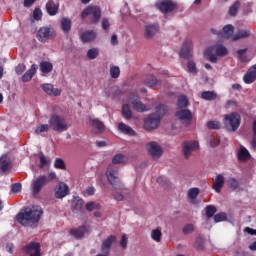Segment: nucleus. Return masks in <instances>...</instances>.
I'll return each mask as SVG.
<instances>
[{
    "label": "nucleus",
    "mask_w": 256,
    "mask_h": 256,
    "mask_svg": "<svg viewBox=\"0 0 256 256\" xmlns=\"http://www.w3.org/2000/svg\"><path fill=\"white\" fill-rule=\"evenodd\" d=\"M247 53V49H240L237 51V54L239 55V59L240 61H242V63H245V61H247V56H245Z\"/></svg>",
    "instance_id": "052dcab7"
},
{
    "label": "nucleus",
    "mask_w": 256,
    "mask_h": 256,
    "mask_svg": "<svg viewBox=\"0 0 256 256\" xmlns=\"http://www.w3.org/2000/svg\"><path fill=\"white\" fill-rule=\"evenodd\" d=\"M175 117L180 119V121H184L188 123V125L193 121V113L190 112L189 109L179 110L175 113Z\"/></svg>",
    "instance_id": "aec40b11"
},
{
    "label": "nucleus",
    "mask_w": 256,
    "mask_h": 256,
    "mask_svg": "<svg viewBox=\"0 0 256 256\" xmlns=\"http://www.w3.org/2000/svg\"><path fill=\"white\" fill-rule=\"evenodd\" d=\"M67 195H69V186L64 182H60L56 187L54 197L56 199H64Z\"/></svg>",
    "instance_id": "f3484780"
},
{
    "label": "nucleus",
    "mask_w": 256,
    "mask_h": 256,
    "mask_svg": "<svg viewBox=\"0 0 256 256\" xmlns=\"http://www.w3.org/2000/svg\"><path fill=\"white\" fill-rule=\"evenodd\" d=\"M82 19L90 17L91 23L97 25L101 21V8L99 6H88L81 13Z\"/></svg>",
    "instance_id": "0eeeda50"
},
{
    "label": "nucleus",
    "mask_w": 256,
    "mask_h": 256,
    "mask_svg": "<svg viewBox=\"0 0 256 256\" xmlns=\"http://www.w3.org/2000/svg\"><path fill=\"white\" fill-rule=\"evenodd\" d=\"M41 89L47 93V95H52L53 97H59L61 95V90L54 88L51 84H42Z\"/></svg>",
    "instance_id": "393cba45"
},
{
    "label": "nucleus",
    "mask_w": 256,
    "mask_h": 256,
    "mask_svg": "<svg viewBox=\"0 0 256 256\" xmlns=\"http://www.w3.org/2000/svg\"><path fill=\"white\" fill-rule=\"evenodd\" d=\"M118 131L124 135H129V137H135V130L123 122L118 124Z\"/></svg>",
    "instance_id": "c756f323"
},
{
    "label": "nucleus",
    "mask_w": 256,
    "mask_h": 256,
    "mask_svg": "<svg viewBox=\"0 0 256 256\" xmlns=\"http://www.w3.org/2000/svg\"><path fill=\"white\" fill-rule=\"evenodd\" d=\"M71 211L78 219H83L87 217L85 212V201L81 198H75L71 203Z\"/></svg>",
    "instance_id": "1a4fd4ad"
},
{
    "label": "nucleus",
    "mask_w": 256,
    "mask_h": 256,
    "mask_svg": "<svg viewBox=\"0 0 256 256\" xmlns=\"http://www.w3.org/2000/svg\"><path fill=\"white\" fill-rule=\"evenodd\" d=\"M159 33V24H149L145 26V39H153Z\"/></svg>",
    "instance_id": "412c9836"
},
{
    "label": "nucleus",
    "mask_w": 256,
    "mask_h": 256,
    "mask_svg": "<svg viewBox=\"0 0 256 256\" xmlns=\"http://www.w3.org/2000/svg\"><path fill=\"white\" fill-rule=\"evenodd\" d=\"M25 69H27V66H25V64H19V65L16 67V73H17V75H22L23 72L25 71Z\"/></svg>",
    "instance_id": "0e129e2a"
},
{
    "label": "nucleus",
    "mask_w": 256,
    "mask_h": 256,
    "mask_svg": "<svg viewBox=\"0 0 256 256\" xmlns=\"http://www.w3.org/2000/svg\"><path fill=\"white\" fill-rule=\"evenodd\" d=\"M96 38H97V34H95V32L93 30L84 31L80 35V39H81L82 43H91Z\"/></svg>",
    "instance_id": "bb28decb"
},
{
    "label": "nucleus",
    "mask_w": 256,
    "mask_h": 256,
    "mask_svg": "<svg viewBox=\"0 0 256 256\" xmlns=\"http://www.w3.org/2000/svg\"><path fill=\"white\" fill-rule=\"evenodd\" d=\"M54 167H55V169H60L62 171H65V169H67V166L65 165V161L61 158L55 159Z\"/></svg>",
    "instance_id": "49530a36"
},
{
    "label": "nucleus",
    "mask_w": 256,
    "mask_h": 256,
    "mask_svg": "<svg viewBox=\"0 0 256 256\" xmlns=\"http://www.w3.org/2000/svg\"><path fill=\"white\" fill-rule=\"evenodd\" d=\"M69 233L75 239H83V236L87 233V226L82 225L78 228H72Z\"/></svg>",
    "instance_id": "5701e85b"
},
{
    "label": "nucleus",
    "mask_w": 256,
    "mask_h": 256,
    "mask_svg": "<svg viewBox=\"0 0 256 256\" xmlns=\"http://www.w3.org/2000/svg\"><path fill=\"white\" fill-rule=\"evenodd\" d=\"M87 57L90 60L97 59L99 57V49L97 48H91L87 52Z\"/></svg>",
    "instance_id": "09e8293b"
},
{
    "label": "nucleus",
    "mask_w": 256,
    "mask_h": 256,
    "mask_svg": "<svg viewBox=\"0 0 256 256\" xmlns=\"http://www.w3.org/2000/svg\"><path fill=\"white\" fill-rule=\"evenodd\" d=\"M115 241H117V237L115 235H110L107 239H105L101 245L102 253H104L106 255H110L111 245H113V243H115Z\"/></svg>",
    "instance_id": "6ab92c4d"
},
{
    "label": "nucleus",
    "mask_w": 256,
    "mask_h": 256,
    "mask_svg": "<svg viewBox=\"0 0 256 256\" xmlns=\"http://www.w3.org/2000/svg\"><path fill=\"white\" fill-rule=\"evenodd\" d=\"M249 35H251V31L240 29L234 36H232V41H239V39H245L249 37Z\"/></svg>",
    "instance_id": "f704fd0d"
},
{
    "label": "nucleus",
    "mask_w": 256,
    "mask_h": 256,
    "mask_svg": "<svg viewBox=\"0 0 256 256\" xmlns=\"http://www.w3.org/2000/svg\"><path fill=\"white\" fill-rule=\"evenodd\" d=\"M160 124H161L160 117H157L155 114H150L144 120V129L146 131H153L154 129H157V127H159Z\"/></svg>",
    "instance_id": "9b49d317"
},
{
    "label": "nucleus",
    "mask_w": 256,
    "mask_h": 256,
    "mask_svg": "<svg viewBox=\"0 0 256 256\" xmlns=\"http://www.w3.org/2000/svg\"><path fill=\"white\" fill-rule=\"evenodd\" d=\"M57 179V174L55 172H50L47 175H40L36 179H34L30 186V191L34 197H37L41 191H43V187L47 185V183H51V181H55Z\"/></svg>",
    "instance_id": "7ed1b4c3"
},
{
    "label": "nucleus",
    "mask_w": 256,
    "mask_h": 256,
    "mask_svg": "<svg viewBox=\"0 0 256 256\" xmlns=\"http://www.w3.org/2000/svg\"><path fill=\"white\" fill-rule=\"evenodd\" d=\"M158 83L159 80H157V78H155L154 75L147 76L146 79L144 80V85L150 87V89H157Z\"/></svg>",
    "instance_id": "473e14b6"
},
{
    "label": "nucleus",
    "mask_w": 256,
    "mask_h": 256,
    "mask_svg": "<svg viewBox=\"0 0 256 256\" xmlns=\"http://www.w3.org/2000/svg\"><path fill=\"white\" fill-rule=\"evenodd\" d=\"M51 129V124H41L36 126L35 128V133H37V135L41 134V133H47L49 130Z\"/></svg>",
    "instance_id": "37998d69"
},
{
    "label": "nucleus",
    "mask_w": 256,
    "mask_h": 256,
    "mask_svg": "<svg viewBox=\"0 0 256 256\" xmlns=\"http://www.w3.org/2000/svg\"><path fill=\"white\" fill-rule=\"evenodd\" d=\"M221 221H227V213L220 212L214 215V223H221Z\"/></svg>",
    "instance_id": "3c124183"
},
{
    "label": "nucleus",
    "mask_w": 256,
    "mask_h": 256,
    "mask_svg": "<svg viewBox=\"0 0 256 256\" xmlns=\"http://www.w3.org/2000/svg\"><path fill=\"white\" fill-rule=\"evenodd\" d=\"M23 251L29 256H41V244L37 242H30L23 247Z\"/></svg>",
    "instance_id": "4468645a"
},
{
    "label": "nucleus",
    "mask_w": 256,
    "mask_h": 256,
    "mask_svg": "<svg viewBox=\"0 0 256 256\" xmlns=\"http://www.w3.org/2000/svg\"><path fill=\"white\" fill-rule=\"evenodd\" d=\"M58 11L59 4H55V1L49 0L46 3V12L48 13V15H50V17H54V15H57Z\"/></svg>",
    "instance_id": "cd10ccee"
},
{
    "label": "nucleus",
    "mask_w": 256,
    "mask_h": 256,
    "mask_svg": "<svg viewBox=\"0 0 256 256\" xmlns=\"http://www.w3.org/2000/svg\"><path fill=\"white\" fill-rule=\"evenodd\" d=\"M167 105H158L155 108V113H153L156 117H160V120L162 117H165L167 115Z\"/></svg>",
    "instance_id": "c9c22d12"
},
{
    "label": "nucleus",
    "mask_w": 256,
    "mask_h": 256,
    "mask_svg": "<svg viewBox=\"0 0 256 256\" xmlns=\"http://www.w3.org/2000/svg\"><path fill=\"white\" fill-rule=\"evenodd\" d=\"M207 127L208 129H221V125L217 121H208Z\"/></svg>",
    "instance_id": "680f3d73"
},
{
    "label": "nucleus",
    "mask_w": 256,
    "mask_h": 256,
    "mask_svg": "<svg viewBox=\"0 0 256 256\" xmlns=\"http://www.w3.org/2000/svg\"><path fill=\"white\" fill-rule=\"evenodd\" d=\"M109 27H111V24L109 23V19L103 18L102 19V29H104V31H107V29H109Z\"/></svg>",
    "instance_id": "338daca9"
},
{
    "label": "nucleus",
    "mask_w": 256,
    "mask_h": 256,
    "mask_svg": "<svg viewBox=\"0 0 256 256\" xmlns=\"http://www.w3.org/2000/svg\"><path fill=\"white\" fill-rule=\"evenodd\" d=\"M224 125L227 131L235 132L241 125V115L236 112L227 114L224 118Z\"/></svg>",
    "instance_id": "423d86ee"
},
{
    "label": "nucleus",
    "mask_w": 256,
    "mask_h": 256,
    "mask_svg": "<svg viewBox=\"0 0 256 256\" xmlns=\"http://www.w3.org/2000/svg\"><path fill=\"white\" fill-rule=\"evenodd\" d=\"M219 145V140L217 138H211L210 139V146L215 148Z\"/></svg>",
    "instance_id": "774afa93"
},
{
    "label": "nucleus",
    "mask_w": 256,
    "mask_h": 256,
    "mask_svg": "<svg viewBox=\"0 0 256 256\" xmlns=\"http://www.w3.org/2000/svg\"><path fill=\"white\" fill-rule=\"evenodd\" d=\"M42 17H43V12L41 11V9L39 8L34 9L33 18L35 19V21H41Z\"/></svg>",
    "instance_id": "bf43d9fd"
},
{
    "label": "nucleus",
    "mask_w": 256,
    "mask_h": 256,
    "mask_svg": "<svg viewBox=\"0 0 256 256\" xmlns=\"http://www.w3.org/2000/svg\"><path fill=\"white\" fill-rule=\"evenodd\" d=\"M110 75L112 79H118L119 75H121V70L119 69V66H111Z\"/></svg>",
    "instance_id": "8fccbe9b"
},
{
    "label": "nucleus",
    "mask_w": 256,
    "mask_h": 256,
    "mask_svg": "<svg viewBox=\"0 0 256 256\" xmlns=\"http://www.w3.org/2000/svg\"><path fill=\"white\" fill-rule=\"evenodd\" d=\"M228 187L232 189V191H235L239 187V181L235 178H229Z\"/></svg>",
    "instance_id": "6e6d98bb"
},
{
    "label": "nucleus",
    "mask_w": 256,
    "mask_h": 256,
    "mask_svg": "<svg viewBox=\"0 0 256 256\" xmlns=\"http://www.w3.org/2000/svg\"><path fill=\"white\" fill-rule=\"evenodd\" d=\"M239 7H241V2L236 0L229 8V15L231 17H235V15H237V11H239Z\"/></svg>",
    "instance_id": "ea45409f"
},
{
    "label": "nucleus",
    "mask_w": 256,
    "mask_h": 256,
    "mask_svg": "<svg viewBox=\"0 0 256 256\" xmlns=\"http://www.w3.org/2000/svg\"><path fill=\"white\" fill-rule=\"evenodd\" d=\"M43 217V208L41 206L26 207L17 214L16 220L24 227L35 229Z\"/></svg>",
    "instance_id": "f257e3e1"
},
{
    "label": "nucleus",
    "mask_w": 256,
    "mask_h": 256,
    "mask_svg": "<svg viewBox=\"0 0 256 256\" xmlns=\"http://www.w3.org/2000/svg\"><path fill=\"white\" fill-rule=\"evenodd\" d=\"M189 199H196L199 197V188H191L188 190Z\"/></svg>",
    "instance_id": "4d7b16f0"
},
{
    "label": "nucleus",
    "mask_w": 256,
    "mask_h": 256,
    "mask_svg": "<svg viewBox=\"0 0 256 256\" xmlns=\"http://www.w3.org/2000/svg\"><path fill=\"white\" fill-rule=\"evenodd\" d=\"M224 185H225V176H223V174H219L216 176L214 180L212 189H214L216 193H221V189H223Z\"/></svg>",
    "instance_id": "b1692460"
},
{
    "label": "nucleus",
    "mask_w": 256,
    "mask_h": 256,
    "mask_svg": "<svg viewBox=\"0 0 256 256\" xmlns=\"http://www.w3.org/2000/svg\"><path fill=\"white\" fill-rule=\"evenodd\" d=\"M12 193H19L21 192V183H15L12 185L11 188Z\"/></svg>",
    "instance_id": "69168bd1"
},
{
    "label": "nucleus",
    "mask_w": 256,
    "mask_h": 256,
    "mask_svg": "<svg viewBox=\"0 0 256 256\" xmlns=\"http://www.w3.org/2000/svg\"><path fill=\"white\" fill-rule=\"evenodd\" d=\"M194 247L195 249H197L198 251H201L205 248V239L203 238V236L199 235L196 238V241L194 243Z\"/></svg>",
    "instance_id": "a19ab883"
},
{
    "label": "nucleus",
    "mask_w": 256,
    "mask_h": 256,
    "mask_svg": "<svg viewBox=\"0 0 256 256\" xmlns=\"http://www.w3.org/2000/svg\"><path fill=\"white\" fill-rule=\"evenodd\" d=\"M40 71L41 73L47 74L53 71V64L49 61H43L40 63Z\"/></svg>",
    "instance_id": "e433bc0d"
},
{
    "label": "nucleus",
    "mask_w": 256,
    "mask_h": 256,
    "mask_svg": "<svg viewBox=\"0 0 256 256\" xmlns=\"http://www.w3.org/2000/svg\"><path fill=\"white\" fill-rule=\"evenodd\" d=\"M148 152L153 159H160L163 155V149L157 142H150L147 144Z\"/></svg>",
    "instance_id": "dca6fc26"
},
{
    "label": "nucleus",
    "mask_w": 256,
    "mask_h": 256,
    "mask_svg": "<svg viewBox=\"0 0 256 256\" xmlns=\"http://www.w3.org/2000/svg\"><path fill=\"white\" fill-rule=\"evenodd\" d=\"M256 80V64L251 66L243 77L244 83L251 85Z\"/></svg>",
    "instance_id": "4be33fe9"
},
{
    "label": "nucleus",
    "mask_w": 256,
    "mask_h": 256,
    "mask_svg": "<svg viewBox=\"0 0 256 256\" xmlns=\"http://www.w3.org/2000/svg\"><path fill=\"white\" fill-rule=\"evenodd\" d=\"M13 169V162L11 158L7 154H3L0 156V175H5V173H9Z\"/></svg>",
    "instance_id": "ddd939ff"
},
{
    "label": "nucleus",
    "mask_w": 256,
    "mask_h": 256,
    "mask_svg": "<svg viewBox=\"0 0 256 256\" xmlns=\"http://www.w3.org/2000/svg\"><path fill=\"white\" fill-rule=\"evenodd\" d=\"M199 149V142L197 141H185L182 143V153L185 159H189L193 151Z\"/></svg>",
    "instance_id": "9d476101"
},
{
    "label": "nucleus",
    "mask_w": 256,
    "mask_h": 256,
    "mask_svg": "<svg viewBox=\"0 0 256 256\" xmlns=\"http://www.w3.org/2000/svg\"><path fill=\"white\" fill-rule=\"evenodd\" d=\"M129 101L131 102V105H132L134 111H138V113H143V112L147 111V106H145V104L141 103L139 95L130 94Z\"/></svg>",
    "instance_id": "2eb2a0df"
},
{
    "label": "nucleus",
    "mask_w": 256,
    "mask_h": 256,
    "mask_svg": "<svg viewBox=\"0 0 256 256\" xmlns=\"http://www.w3.org/2000/svg\"><path fill=\"white\" fill-rule=\"evenodd\" d=\"M85 209H86V211H88V212L95 211V210H99V209H101V204L96 203V202H93V201L87 202V203L85 204Z\"/></svg>",
    "instance_id": "a18cd8bd"
},
{
    "label": "nucleus",
    "mask_w": 256,
    "mask_h": 256,
    "mask_svg": "<svg viewBox=\"0 0 256 256\" xmlns=\"http://www.w3.org/2000/svg\"><path fill=\"white\" fill-rule=\"evenodd\" d=\"M157 183H159V185H162V187H164V189H169V187H171V182H169V180L163 178L162 176L157 178Z\"/></svg>",
    "instance_id": "864d4df0"
},
{
    "label": "nucleus",
    "mask_w": 256,
    "mask_h": 256,
    "mask_svg": "<svg viewBox=\"0 0 256 256\" xmlns=\"http://www.w3.org/2000/svg\"><path fill=\"white\" fill-rule=\"evenodd\" d=\"M60 25L63 33H69L71 31V25H72L71 19L62 18L60 20Z\"/></svg>",
    "instance_id": "72a5a7b5"
},
{
    "label": "nucleus",
    "mask_w": 256,
    "mask_h": 256,
    "mask_svg": "<svg viewBox=\"0 0 256 256\" xmlns=\"http://www.w3.org/2000/svg\"><path fill=\"white\" fill-rule=\"evenodd\" d=\"M123 159H125V156L123 154H116L112 158V165H121V164H123Z\"/></svg>",
    "instance_id": "603ef678"
},
{
    "label": "nucleus",
    "mask_w": 256,
    "mask_h": 256,
    "mask_svg": "<svg viewBox=\"0 0 256 256\" xmlns=\"http://www.w3.org/2000/svg\"><path fill=\"white\" fill-rule=\"evenodd\" d=\"M189 105V100L187 99V96L182 95L178 97L177 107L178 109H185Z\"/></svg>",
    "instance_id": "79ce46f5"
},
{
    "label": "nucleus",
    "mask_w": 256,
    "mask_h": 256,
    "mask_svg": "<svg viewBox=\"0 0 256 256\" xmlns=\"http://www.w3.org/2000/svg\"><path fill=\"white\" fill-rule=\"evenodd\" d=\"M36 37L41 43H47L49 39H55V37H57V34L55 33V29L53 27L44 26L38 30Z\"/></svg>",
    "instance_id": "6e6552de"
},
{
    "label": "nucleus",
    "mask_w": 256,
    "mask_h": 256,
    "mask_svg": "<svg viewBox=\"0 0 256 256\" xmlns=\"http://www.w3.org/2000/svg\"><path fill=\"white\" fill-rule=\"evenodd\" d=\"M193 231H195V225L193 224H186L182 229L184 235H190Z\"/></svg>",
    "instance_id": "5fc2aeb1"
},
{
    "label": "nucleus",
    "mask_w": 256,
    "mask_h": 256,
    "mask_svg": "<svg viewBox=\"0 0 256 256\" xmlns=\"http://www.w3.org/2000/svg\"><path fill=\"white\" fill-rule=\"evenodd\" d=\"M106 177L113 187L119 183V170L113 166V164L108 165L106 171Z\"/></svg>",
    "instance_id": "f8f14e48"
},
{
    "label": "nucleus",
    "mask_w": 256,
    "mask_h": 256,
    "mask_svg": "<svg viewBox=\"0 0 256 256\" xmlns=\"http://www.w3.org/2000/svg\"><path fill=\"white\" fill-rule=\"evenodd\" d=\"M229 53V50L223 45H216L209 47L204 55L207 57L210 63H217V57H225Z\"/></svg>",
    "instance_id": "20e7f679"
},
{
    "label": "nucleus",
    "mask_w": 256,
    "mask_h": 256,
    "mask_svg": "<svg viewBox=\"0 0 256 256\" xmlns=\"http://www.w3.org/2000/svg\"><path fill=\"white\" fill-rule=\"evenodd\" d=\"M156 7L162 13H171L175 10V4H173V2H171L170 0H163L161 2H158L156 3Z\"/></svg>",
    "instance_id": "a211bd4d"
},
{
    "label": "nucleus",
    "mask_w": 256,
    "mask_h": 256,
    "mask_svg": "<svg viewBox=\"0 0 256 256\" xmlns=\"http://www.w3.org/2000/svg\"><path fill=\"white\" fill-rule=\"evenodd\" d=\"M48 123L50 124V129L57 133H63L69 129V125H67L65 118L57 114L51 115Z\"/></svg>",
    "instance_id": "39448f33"
},
{
    "label": "nucleus",
    "mask_w": 256,
    "mask_h": 256,
    "mask_svg": "<svg viewBox=\"0 0 256 256\" xmlns=\"http://www.w3.org/2000/svg\"><path fill=\"white\" fill-rule=\"evenodd\" d=\"M39 159H40L39 169H43V167H45L46 165L51 164V161L47 160V157H45V155L43 154L39 157Z\"/></svg>",
    "instance_id": "13d9d810"
},
{
    "label": "nucleus",
    "mask_w": 256,
    "mask_h": 256,
    "mask_svg": "<svg viewBox=\"0 0 256 256\" xmlns=\"http://www.w3.org/2000/svg\"><path fill=\"white\" fill-rule=\"evenodd\" d=\"M206 217L208 219H211L212 217H215V213H217V207L213 205H208L205 208Z\"/></svg>",
    "instance_id": "c03bdc74"
},
{
    "label": "nucleus",
    "mask_w": 256,
    "mask_h": 256,
    "mask_svg": "<svg viewBox=\"0 0 256 256\" xmlns=\"http://www.w3.org/2000/svg\"><path fill=\"white\" fill-rule=\"evenodd\" d=\"M235 33V27L231 24H227L223 27L222 32H220L221 37L224 39H231Z\"/></svg>",
    "instance_id": "7c9ffc66"
},
{
    "label": "nucleus",
    "mask_w": 256,
    "mask_h": 256,
    "mask_svg": "<svg viewBox=\"0 0 256 256\" xmlns=\"http://www.w3.org/2000/svg\"><path fill=\"white\" fill-rule=\"evenodd\" d=\"M250 158L251 154H249V150H247V148L244 146H241L238 150V161L245 163L246 161H249Z\"/></svg>",
    "instance_id": "2f4dec72"
},
{
    "label": "nucleus",
    "mask_w": 256,
    "mask_h": 256,
    "mask_svg": "<svg viewBox=\"0 0 256 256\" xmlns=\"http://www.w3.org/2000/svg\"><path fill=\"white\" fill-rule=\"evenodd\" d=\"M36 73H37V66L36 64H32L30 69L27 70L22 76L23 83H28V81H31V79H33Z\"/></svg>",
    "instance_id": "c85d7f7f"
},
{
    "label": "nucleus",
    "mask_w": 256,
    "mask_h": 256,
    "mask_svg": "<svg viewBox=\"0 0 256 256\" xmlns=\"http://www.w3.org/2000/svg\"><path fill=\"white\" fill-rule=\"evenodd\" d=\"M90 123H91L93 129L96 130V133L98 135H101V133H103L105 131V124L101 120H99L97 118H91Z\"/></svg>",
    "instance_id": "a878e982"
},
{
    "label": "nucleus",
    "mask_w": 256,
    "mask_h": 256,
    "mask_svg": "<svg viewBox=\"0 0 256 256\" xmlns=\"http://www.w3.org/2000/svg\"><path fill=\"white\" fill-rule=\"evenodd\" d=\"M122 116L124 119H131V117H133V112H131V106H129V104L122 106Z\"/></svg>",
    "instance_id": "58836bf2"
},
{
    "label": "nucleus",
    "mask_w": 256,
    "mask_h": 256,
    "mask_svg": "<svg viewBox=\"0 0 256 256\" xmlns=\"http://www.w3.org/2000/svg\"><path fill=\"white\" fill-rule=\"evenodd\" d=\"M182 59H191L193 57V41L191 39H186L182 45V48L179 53ZM188 73L197 75V66L196 64L189 60L187 64Z\"/></svg>",
    "instance_id": "f03ea898"
},
{
    "label": "nucleus",
    "mask_w": 256,
    "mask_h": 256,
    "mask_svg": "<svg viewBox=\"0 0 256 256\" xmlns=\"http://www.w3.org/2000/svg\"><path fill=\"white\" fill-rule=\"evenodd\" d=\"M127 243H128V239H127V235H122V238L120 240V246L122 247V249H127Z\"/></svg>",
    "instance_id": "e2e57ef3"
},
{
    "label": "nucleus",
    "mask_w": 256,
    "mask_h": 256,
    "mask_svg": "<svg viewBox=\"0 0 256 256\" xmlns=\"http://www.w3.org/2000/svg\"><path fill=\"white\" fill-rule=\"evenodd\" d=\"M151 237L154 241L159 243V241H161V237H163V234L161 233V229L157 228L155 230H152Z\"/></svg>",
    "instance_id": "de8ad7c7"
},
{
    "label": "nucleus",
    "mask_w": 256,
    "mask_h": 256,
    "mask_svg": "<svg viewBox=\"0 0 256 256\" xmlns=\"http://www.w3.org/2000/svg\"><path fill=\"white\" fill-rule=\"evenodd\" d=\"M202 99L205 101H215L217 99V94L213 91H204L201 93Z\"/></svg>",
    "instance_id": "4c0bfd02"
}]
</instances>
